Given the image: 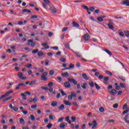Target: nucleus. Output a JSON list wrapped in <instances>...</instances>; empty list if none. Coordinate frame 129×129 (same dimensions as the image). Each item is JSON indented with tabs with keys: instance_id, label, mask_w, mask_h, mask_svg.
Returning a JSON list of instances; mask_svg holds the SVG:
<instances>
[{
	"instance_id": "obj_1",
	"label": "nucleus",
	"mask_w": 129,
	"mask_h": 129,
	"mask_svg": "<svg viewBox=\"0 0 129 129\" xmlns=\"http://www.w3.org/2000/svg\"><path fill=\"white\" fill-rule=\"evenodd\" d=\"M68 81H69V82L73 83L74 85H77V89H80V88H81V87L80 86V84H77L78 83V82H77L76 80L73 78H71V79L68 78Z\"/></svg>"
},
{
	"instance_id": "obj_2",
	"label": "nucleus",
	"mask_w": 129,
	"mask_h": 129,
	"mask_svg": "<svg viewBox=\"0 0 129 129\" xmlns=\"http://www.w3.org/2000/svg\"><path fill=\"white\" fill-rule=\"evenodd\" d=\"M107 89L108 90V92L111 93V94L113 95L114 96L117 93V91H116L115 89H112V85L108 86Z\"/></svg>"
},
{
	"instance_id": "obj_3",
	"label": "nucleus",
	"mask_w": 129,
	"mask_h": 129,
	"mask_svg": "<svg viewBox=\"0 0 129 129\" xmlns=\"http://www.w3.org/2000/svg\"><path fill=\"white\" fill-rule=\"evenodd\" d=\"M99 79H103L104 80V81L103 82L104 84H108V80H109V77H106L103 78V75H100L99 76Z\"/></svg>"
},
{
	"instance_id": "obj_4",
	"label": "nucleus",
	"mask_w": 129,
	"mask_h": 129,
	"mask_svg": "<svg viewBox=\"0 0 129 129\" xmlns=\"http://www.w3.org/2000/svg\"><path fill=\"white\" fill-rule=\"evenodd\" d=\"M47 75H48V73H47V72L43 73L41 76V80H44V81H47L48 80V78L46 77Z\"/></svg>"
},
{
	"instance_id": "obj_5",
	"label": "nucleus",
	"mask_w": 129,
	"mask_h": 129,
	"mask_svg": "<svg viewBox=\"0 0 129 129\" xmlns=\"http://www.w3.org/2000/svg\"><path fill=\"white\" fill-rule=\"evenodd\" d=\"M89 126H92V129L95 128V127H96V126H97V122L96 120H93V123H89Z\"/></svg>"
},
{
	"instance_id": "obj_6",
	"label": "nucleus",
	"mask_w": 129,
	"mask_h": 129,
	"mask_svg": "<svg viewBox=\"0 0 129 129\" xmlns=\"http://www.w3.org/2000/svg\"><path fill=\"white\" fill-rule=\"evenodd\" d=\"M27 42H28V44L31 45V47H35L36 46V43L34 42H34V41L32 39L27 40Z\"/></svg>"
},
{
	"instance_id": "obj_7",
	"label": "nucleus",
	"mask_w": 129,
	"mask_h": 129,
	"mask_svg": "<svg viewBox=\"0 0 129 129\" xmlns=\"http://www.w3.org/2000/svg\"><path fill=\"white\" fill-rule=\"evenodd\" d=\"M64 86L66 88H71V84H70V82H64Z\"/></svg>"
},
{
	"instance_id": "obj_8",
	"label": "nucleus",
	"mask_w": 129,
	"mask_h": 129,
	"mask_svg": "<svg viewBox=\"0 0 129 129\" xmlns=\"http://www.w3.org/2000/svg\"><path fill=\"white\" fill-rule=\"evenodd\" d=\"M90 38V35H89V33H86L84 35V39L85 41H88Z\"/></svg>"
},
{
	"instance_id": "obj_9",
	"label": "nucleus",
	"mask_w": 129,
	"mask_h": 129,
	"mask_svg": "<svg viewBox=\"0 0 129 129\" xmlns=\"http://www.w3.org/2000/svg\"><path fill=\"white\" fill-rule=\"evenodd\" d=\"M42 46H43V47H45L43 48H42V50H44V49H49V48H50V46L49 45H48V43H42Z\"/></svg>"
},
{
	"instance_id": "obj_10",
	"label": "nucleus",
	"mask_w": 129,
	"mask_h": 129,
	"mask_svg": "<svg viewBox=\"0 0 129 129\" xmlns=\"http://www.w3.org/2000/svg\"><path fill=\"white\" fill-rule=\"evenodd\" d=\"M63 103L65 104V105H68L69 106H71L72 105V103H70L69 101H67L66 100H64L63 101Z\"/></svg>"
},
{
	"instance_id": "obj_11",
	"label": "nucleus",
	"mask_w": 129,
	"mask_h": 129,
	"mask_svg": "<svg viewBox=\"0 0 129 129\" xmlns=\"http://www.w3.org/2000/svg\"><path fill=\"white\" fill-rule=\"evenodd\" d=\"M24 84L23 83H20L18 85L17 87H16V90H19L21 87H23L24 86Z\"/></svg>"
},
{
	"instance_id": "obj_12",
	"label": "nucleus",
	"mask_w": 129,
	"mask_h": 129,
	"mask_svg": "<svg viewBox=\"0 0 129 129\" xmlns=\"http://www.w3.org/2000/svg\"><path fill=\"white\" fill-rule=\"evenodd\" d=\"M82 77L85 80H89V77H87V75L86 73H83Z\"/></svg>"
},
{
	"instance_id": "obj_13",
	"label": "nucleus",
	"mask_w": 129,
	"mask_h": 129,
	"mask_svg": "<svg viewBox=\"0 0 129 129\" xmlns=\"http://www.w3.org/2000/svg\"><path fill=\"white\" fill-rule=\"evenodd\" d=\"M128 117H129V114H127V115H126L124 118V119L125 120V121L127 123H129V120H128Z\"/></svg>"
},
{
	"instance_id": "obj_14",
	"label": "nucleus",
	"mask_w": 129,
	"mask_h": 129,
	"mask_svg": "<svg viewBox=\"0 0 129 129\" xmlns=\"http://www.w3.org/2000/svg\"><path fill=\"white\" fill-rule=\"evenodd\" d=\"M50 10L51 12V13H57V11H56V9L55 8V7H54V6H51L50 8Z\"/></svg>"
},
{
	"instance_id": "obj_15",
	"label": "nucleus",
	"mask_w": 129,
	"mask_h": 129,
	"mask_svg": "<svg viewBox=\"0 0 129 129\" xmlns=\"http://www.w3.org/2000/svg\"><path fill=\"white\" fill-rule=\"evenodd\" d=\"M61 76H62V77H69V73L67 72L66 73H61Z\"/></svg>"
},
{
	"instance_id": "obj_16",
	"label": "nucleus",
	"mask_w": 129,
	"mask_h": 129,
	"mask_svg": "<svg viewBox=\"0 0 129 129\" xmlns=\"http://www.w3.org/2000/svg\"><path fill=\"white\" fill-rule=\"evenodd\" d=\"M66 124H67V123L62 122V123H60L59 124V127L60 128H65V126L66 125Z\"/></svg>"
},
{
	"instance_id": "obj_17",
	"label": "nucleus",
	"mask_w": 129,
	"mask_h": 129,
	"mask_svg": "<svg viewBox=\"0 0 129 129\" xmlns=\"http://www.w3.org/2000/svg\"><path fill=\"white\" fill-rule=\"evenodd\" d=\"M13 92H14V91L10 90V91L7 92L6 93H5L4 94V95L5 96V97H7V96H9V95H10V94H12V93H13Z\"/></svg>"
},
{
	"instance_id": "obj_18",
	"label": "nucleus",
	"mask_w": 129,
	"mask_h": 129,
	"mask_svg": "<svg viewBox=\"0 0 129 129\" xmlns=\"http://www.w3.org/2000/svg\"><path fill=\"white\" fill-rule=\"evenodd\" d=\"M104 51H105V52H106V53H107V54H108V55H109L110 56H112V53H111V52H110V51H109V50L105 48L104 49Z\"/></svg>"
},
{
	"instance_id": "obj_19",
	"label": "nucleus",
	"mask_w": 129,
	"mask_h": 129,
	"mask_svg": "<svg viewBox=\"0 0 129 129\" xmlns=\"http://www.w3.org/2000/svg\"><path fill=\"white\" fill-rule=\"evenodd\" d=\"M64 107L65 105L64 104H62L59 106V107L57 108V109H59V110H64Z\"/></svg>"
},
{
	"instance_id": "obj_20",
	"label": "nucleus",
	"mask_w": 129,
	"mask_h": 129,
	"mask_svg": "<svg viewBox=\"0 0 129 129\" xmlns=\"http://www.w3.org/2000/svg\"><path fill=\"white\" fill-rule=\"evenodd\" d=\"M123 5H125V6H126V7H129V1L128 0H124L123 2H122Z\"/></svg>"
},
{
	"instance_id": "obj_21",
	"label": "nucleus",
	"mask_w": 129,
	"mask_h": 129,
	"mask_svg": "<svg viewBox=\"0 0 129 129\" xmlns=\"http://www.w3.org/2000/svg\"><path fill=\"white\" fill-rule=\"evenodd\" d=\"M108 26L110 30H113V29H114V26H113V25H112V24L110 23L108 24Z\"/></svg>"
},
{
	"instance_id": "obj_22",
	"label": "nucleus",
	"mask_w": 129,
	"mask_h": 129,
	"mask_svg": "<svg viewBox=\"0 0 129 129\" xmlns=\"http://www.w3.org/2000/svg\"><path fill=\"white\" fill-rule=\"evenodd\" d=\"M70 116H68L66 117V119L67 121V122H68V123H70V124H71V120H70Z\"/></svg>"
},
{
	"instance_id": "obj_23",
	"label": "nucleus",
	"mask_w": 129,
	"mask_h": 129,
	"mask_svg": "<svg viewBox=\"0 0 129 129\" xmlns=\"http://www.w3.org/2000/svg\"><path fill=\"white\" fill-rule=\"evenodd\" d=\"M44 55V52L42 51H40L37 53V55L38 57H42Z\"/></svg>"
},
{
	"instance_id": "obj_24",
	"label": "nucleus",
	"mask_w": 129,
	"mask_h": 129,
	"mask_svg": "<svg viewBox=\"0 0 129 129\" xmlns=\"http://www.w3.org/2000/svg\"><path fill=\"white\" fill-rule=\"evenodd\" d=\"M11 98H13L12 96H10L8 97H7L6 98H5L4 100H3V102H6V101H8L9 100H10V99Z\"/></svg>"
},
{
	"instance_id": "obj_25",
	"label": "nucleus",
	"mask_w": 129,
	"mask_h": 129,
	"mask_svg": "<svg viewBox=\"0 0 129 129\" xmlns=\"http://www.w3.org/2000/svg\"><path fill=\"white\" fill-rule=\"evenodd\" d=\"M73 25L74 27H80L79 24L75 21L73 22Z\"/></svg>"
},
{
	"instance_id": "obj_26",
	"label": "nucleus",
	"mask_w": 129,
	"mask_h": 129,
	"mask_svg": "<svg viewBox=\"0 0 129 129\" xmlns=\"http://www.w3.org/2000/svg\"><path fill=\"white\" fill-rule=\"evenodd\" d=\"M57 105H58L57 101H54L51 103V106H53L54 107H55V106H57Z\"/></svg>"
},
{
	"instance_id": "obj_27",
	"label": "nucleus",
	"mask_w": 129,
	"mask_h": 129,
	"mask_svg": "<svg viewBox=\"0 0 129 129\" xmlns=\"http://www.w3.org/2000/svg\"><path fill=\"white\" fill-rule=\"evenodd\" d=\"M64 45L66 49H68V50H70V46H69V43H65Z\"/></svg>"
},
{
	"instance_id": "obj_28",
	"label": "nucleus",
	"mask_w": 129,
	"mask_h": 129,
	"mask_svg": "<svg viewBox=\"0 0 129 129\" xmlns=\"http://www.w3.org/2000/svg\"><path fill=\"white\" fill-rule=\"evenodd\" d=\"M86 86H87V83H84L82 86V88H83V89H86Z\"/></svg>"
},
{
	"instance_id": "obj_29",
	"label": "nucleus",
	"mask_w": 129,
	"mask_h": 129,
	"mask_svg": "<svg viewBox=\"0 0 129 129\" xmlns=\"http://www.w3.org/2000/svg\"><path fill=\"white\" fill-rule=\"evenodd\" d=\"M52 126H53V124H52V123H49L47 126H46V127H47V128H51L52 127Z\"/></svg>"
},
{
	"instance_id": "obj_30",
	"label": "nucleus",
	"mask_w": 129,
	"mask_h": 129,
	"mask_svg": "<svg viewBox=\"0 0 129 129\" xmlns=\"http://www.w3.org/2000/svg\"><path fill=\"white\" fill-rule=\"evenodd\" d=\"M19 121L21 124L25 123V120L23 118H20Z\"/></svg>"
},
{
	"instance_id": "obj_31",
	"label": "nucleus",
	"mask_w": 129,
	"mask_h": 129,
	"mask_svg": "<svg viewBox=\"0 0 129 129\" xmlns=\"http://www.w3.org/2000/svg\"><path fill=\"white\" fill-rule=\"evenodd\" d=\"M38 52H39V49H34V50H33L32 51V54H37V53H38Z\"/></svg>"
},
{
	"instance_id": "obj_32",
	"label": "nucleus",
	"mask_w": 129,
	"mask_h": 129,
	"mask_svg": "<svg viewBox=\"0 0 129 129\" xmlns=\"http://www.w3.org/2000/svg\"><path fill=\"white\" fill-rule=\"evenodd\" d=\"M22 12L23 13H31V10H28V9H23L22 10Z\"/></svg>"
},
{
	"instance_id": "obj_33",
	"label": "nucleus",
	"mask_w": 129,
	"mask_h": 129,
	"mask_svg": "<svg viewBox=\"0 0 129 129\" xmlns=\"http://www.w3.org/2000/svg\"><path fill=\"white\" fill-rule=\"evenodd\" d=\"M106 121L107 122H112L113 123H114V122H115V120H114V119H111V120H106Z\"/></svg>"
},
{
	"instance_id": "obj_34",
	"label": "nucleus",
	"mask_w": 129,
	"mask_h": 129,
	"mask_svg": "<svg viewBox=\"0 0 129 129\" xmlns=\"http://www.w3.org/2000/svg\"><path fill=\"white\" fill-rule=\"evenodd\" d=\"M95 86L97 90H99V89H100V87L97 84V83H95Z\"/></svg>"
},
{
	"instance_id": "obj_35",
	"label": "nucleus",
	"mask_w": 129,
	"mask_h": 129,
	"mask_svg": "<svg viewBox=\"0 0 129 129\" xmlns=\"http://www.w3.org/2000/svg\"><path fill=\"white\" fill-rule=\"evenodd\" d=\"M118 78H119V79H120L122 81H125V78H124V77H123V76H118Z\"/></svg>"
},
{
	"instance_id": "obj_36",
	"label": "nucleus",
	"mask_w": 129,
	"mask_h": 129,
	"mask_svg": "<svg viewBox=\"0 0 129 129\" xmlns=\"http://www.w3.org/2000/svg\"><path fill=\"white\" fill-rule=\"evenodd\" d=\"M120 87H121V88H125V85L124 84L122 83H120L119 84Z\"/></svg>"
},
{
	"instance_id": "obj_37",
	"label": "nucleus",
	"mask_w": 129,
	"mask_h": 129,
	"mask_svg": "<svg viewBox=\"0 0 129 129\" xmlns=\"http://www.w3.org/2000/svg\"><path fill=\"white\" fill-rule=\"evenodd\" d=\"M105 73L110 76H112V73L108 71H106Z\"/></svg>"
},
{
	"instance_id": "obj_38",
	"label": "nucleus",
	"mask_w": 129,
	"mask_h": 129,
	"mask_svg": "<svg viewBox=\"0 0 129 129\" xmlns=\"http://www.w3.org/2000/svg\"><path fill=\"white\" fill-rule=\"evenodd\" d=\"M82 7V8H83V9H84V10H86L87 11H89V8H88V7L84 5H83Z\"/></svg>"
},
{
	"instance_id": "obj_39",
	"label": "nucleus",
	"mask_w": 129,
	"mask_h": 129,
	"mask_svg": "<svg viewBox=\"0 0 129 129\" xmlns=\"http://www.w3.org/2000/svg\"><path fill=\"white\" fill-rule=\"evenodd\" d=\"M71 120L73 122H75V121L76 120V117L73 116L72 117Z\"/></svg>"
},
{
	"instance_id": "obj_40",
	"label": "nucleus",
	"mask_w": 129,
	"mask_h": 129,
	"mask_svg": "<svg viewBox=\"0 0 129 129\" xmlns=\"http://www.w3.org/2000/svg\"><path fill=\"white\" fill-rule=\"evenodd\" d=\"M71 95L73 97H76V93H75V92H72L71 93Z\"/></svg>"
},
{
	"instance_id": "obj_41",
	"label": "nucleus",
	"mask_w": 129,
	"mask_h": 129,
	"mask_svg": "<svg viewBox=\"0 0 129 129\" xmlns=\"http://www.w3.org/2000/svg\"><path fill=\"white\" fill-rule=\"evenodd\" d=\"M30 118L32 121H34L35 120V116L33 114L30 115Z\"/></svg>"
},
{
	"instance_id": "obj_42",
	"label": "nucleus",
	"mask_w": 129,
	"mask_h": 129,
	"mask_svg": "<svg viewBox=\"0 0 129 129\" xmlns=\"http://www.w3.org/2000/svg\"><path fill=\"white\" fill-rule=\"evenodd\" d=\"M63 120H64V117L59 118L57 120V122H62V121H63Z\"/></svg>"
},
{
	"instance_id": "obj_43",
	"label": "nucleus",
	"mask_w": 129,
	"mask_h": 129,
	"mask_svg": "<svg viewBox=\"0 0 129 129\" xmlns=\"http://www.w3.org/2000/svg\"><path fill=\"white\" fill-rule=\"evenodd\" d=\"M97 20L99 22H103V19L102 18L99 17L97 18Z\"/></svg>"
},
{
	"instance_id": "obj_44",
	"label": "nucleus",
	"mask_w": 129,
	"mask_h": 129,
	"mask_svg": "<svg viewBox=\"0 0 129 129\" xmlns=\"http://www.w3.org/2000/svg\"><path fill=\"white\" fill-rule=\"evenodd\" d=\"M69 68H70V70L74 68V64L73 63H70Z\"/></svg>"
},
{
	"instance_id": "obj_45",
	"label": "nucleus",
	"mask_w": 129,
	"mask_h": 129,
	"mask_svg": "<svg viewBox=\"0 0 129 129\" xmlns=\"http://www.w3.org/2000/svg\"><path fill=\"white\" fill-rule=\"evenodd\" d=\"M59 60H60L61 62H66V58L64 57H61L59 59Z\"/></svg>"
},
{
	"instance_id": "obj_46",
	"label": "nucleus",
	"mask_w": 129,
	"mask_h": 129,
	"mask_svg": "<svg viewBox=\"0 0 129 129\" xmlns=\"http://www.w3.org/2000/svg\"><path fill=\"white\" fill-rule=\"evenodd\" d=\"M53 82H49V83L48 84L47 86H48V87H51L53 86Z\"/></svg>"
},
{
	"instance_id": "obj_47",
	"label": "nucleus",
	"mask_w": 129,
	"mask_h": 129,
	"mask_svg": "<svg viewBox=\"0 0 129 129\" xmlns=\"http://www.w3.org/2000/svg\"><path fill=\"white\" fill-rule=\"evenodd\" d=\"M45 64L46 66H48L49 65V59H46L45 61Z\"/></svg>"
},
{
	"instance_id": "obj_48",
	"label": "nucleus",
	"mask_w": 129,
	"mask_h": 129,
	"mask_svg": "<svg viewBox=\"0 0 129 129\" xmlns=\"http://www.w3.org/2000/svg\"><path fill=\"white\" fill-rule=\"evenodd\" d=\"M38 72H40V73H43L44 72V69L43 68H39L38 70Z\"/></svg>"
},
{
	"instance_id": "obj_49",
	"label": "nucleus",
	"mask_w": 129,
	"mask_h": 129,
	"mask_svg": "<svg viewBox=\"0 0 129 129\" xmlns=\"http://www.w3.org/2000/svg\"><path fill=\"white\" fill-rule=\"evenodd\" d=\"M36 81H31L30 84H29V85L30 86H31V85H33L34 84H36Z\"/></svg>"
},
{
	"instance_id": "obj_50",
	"label": "nucleus",
	"mask_w": 129,
	"mask_h": 129,
	"mask_svg": "<svg viewBox=\"0 0 129 129\" xmlns=\"http://www.w3.org/2000/svg\"><path fill=\"white\" fill-rule=\"evenodd\" d=\"M32 102H36L37 101H38V97H35L34 99H32Z\"/></svg>"
},
{
	"instance_id": "obj_51",
	"label": "nucleus",
	"mask_w": 129,
	"mask_h": 129,
	"mask_svg": "<svg viewBox=\"0 0 129 129\" xmlns=\"http://www.w3.org/2000/svg\"><path fill=\"white\" fill-rule=\"evenodd\" d=\"M89 84L91 87H94V84L93 83V82L89 83Z\"/></svg>"
},
{
	"instance_id": "obj_52",
	"label": "nucleus",
	"mask_w": 129,
	"mask_h": 129,
	"mask_svg": "<svg viewBox=\"0 0 129 129\" xmlns=\"http://www.w3.org/2000/svg\"><path fill=\"white\" fill-rule=\"evenodd\" d=\"M54 73H55V72L53 70H51L49 72V75H51V76L54 75Z\"/></svg>"
},
{
	"instance_id": "obj_53",
	"label": "nucleus",
	"mask_w": 129,
	"mask_h": 129,
	"mask_svg": "<svg viewBox=\"0 0 129 129\" xmlns=\"http://www.w3.org/2000/svg\"><path fill=\"white\" fill-rule=\"evenodd\" d=\"M68 99L69 100H72V99H73V97L71 95H69L68 96Z\"/></svg>"
},
{
	"instance_id": "obj_54",
	"label": "nucleus",
	"mask_w": 129,
	"mask_h": 129,
	"mask_svg": "<svg viewBox=\"0 0 129 129\" xmlns=\"http://www.w3.org/2000/svg\"><path fill=\"white\" fill-rule=\"evenodd\" d=\"M42 6L44 9H46V10L48 9V7L47 6V4H45V3H42Z\"/></svg>"
},
{
	"instance_id": "obj_55",
	"label": "nucleus",
	"mask_w": 129,
	"mask_h": 129,
	"mask_svg": "<svg viewBox=\"0 0 129 129\" xmlns=\"http://www.w3.org/2000/svg\"><path fill=\"white\" fill-rule=\"evenodd\" d=\"M68 30V27H63L61 30V32H65L66 31H67Z\"/></svg>"
},
{
	"instance_id": "obj_56",
	"label": "nucleus",
	"mask_w": 129,
	"mask_h": 129,
	"mask_svg": "<svg viewBox=\"0 0 129 129\" xmlns=\"http://www.w3.org/2000/svg\"><path fill=\"white\" fill-rule=\"evenodd\" d=\"M41 88V89H42V90H48V89H49V88H48L47 87H45L44 86H42Z\"/></svg>"
},
{
	"instance_id": "obj_57",
	"label": "nucleus",
	"mask_w": 129,
	"mask_h": 129,
	"mask_svg": "<svg viewBox=\"0 0 129 129\" xmlns=\"http://www.w3.org/2000/svg\"><path fill=\"white\" fill-rule=\"evenodd\" d=\"M113 107L114 108H117L118 107V104L117 103H115L114 105H113Z\"/></svg>"
},
{
	"instance_id": "obj_58",
	"label": "nucleus",
	"mask_w": 129,
	"mask_h": 129,
	"mask_svg": "<svg viewBox=\"0 0 129 129\" xmlns=\"http://www.w3.org/2000/svg\"><path fill=\"white\" fill-rule=\"evenodd\" d=\"M43 1L46 5H48V4H50V1L49 0H43Z\"/></svg>"
},
{
	"instance_id": "obj_59",
	"label": "nucleus",
	"mask_w": 129,
	"mask_h": 129,
	"mask_svg": "<svg viewBox=\"0 0 129 129\" xmlns=\"http://www.w3.org/2000/svg\"><path fill=\"white\" fill-rule=\"evenodd\" d=\"M51 49H53V50H58V46H53L50 47Z\"/></svg>"
},
{
	"instance_id": "obj_60",
	"label": "nucleus",
	"mask_w": 129,
	"mask_h": 129,
	"mask_svg": "<svg viewBox=\"0 0 129 129\" xmlns=\"http://www.w3.org/2000/svg\"><path fill=\"white\" fill-rule=\"evenodd\" d=\"M99 110L100 112H103V111H104V108L102 107H101L99 108Z\"/></svg>"
},
{
	"instance_id": "obj_61",
	"label": "nucleus",
	"mask_w": 129,
	"mask_h": 129,
	"mask_svg": "<svg viewBox=\"0 0 129 129\" xmlns=\"http://www.w3.org/2000/svg\"><path fill=\"white\" fill-rule=\"evenodd\" d=\"M24 50H25V51H28V52H31V49L29 48L28 47H25Z\"/></svg>"
},
{
	"instance_id": "obj_62",
	"label": "nucleus",
	"mask_w": 129,
	"mask_h": 129,
	"mask_svg": "<svg viewBox=\"0 0 129 129\" xmlns=\"http://www.w3.org/2000/svg\"><path fill=\"white\" fill-rule=\"evenodd\" d=\"M31 19H38V16L37 15H33L31 17Z\"/></svg>"
},
{
	"instance_id": "obj_63",
	"label": "nucleus",
	"mask_w": 129,
	"mask_h": 129,
	"mask_svg": "<svg viewBox=\"0 0 129 129\" xmlns=\"http://www.w3.org/2000/svg\"><path fill=\"white\" fill-rule=\"evenodd\" d=\"M125 35L126 37H129V31H125Z\"/></svg>"
},
{
	"instance_id": "obj_64",
	"label": "nucleus",
	"mask_w": 129,
	"mask_h": 129,
	"mask_svg": "<svg viewBox=\"0 0 129 129\" xmlns=\"http://www.w3.org/2000/svg\"><path fill=\"white\" fill-rule=\"evenodd\" d=\"M129 111V110L128 109H127L126 110H124L123 111V114L124 115V114H126V113H127V112H128Z\"/></svg>"
}]
</instances>
